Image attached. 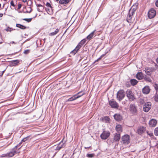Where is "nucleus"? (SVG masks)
<instances>
[{
  "mask_svg": "<svg viewBox=\"0 0 158 158\" xmlns=\"http://www.w3.org/2000/svg\"><path fill=\"white\" fill-rule=\"evenodd\" d=\"M3 14H0V17H1L2 16Z\"/></svg>",
  "mask_w": 158,
  "mask_h": 158,
  "instance_id": "nucleus-53",
  "label": "nucleus"
},
{
  "mask_svg": "<svg viewBox=\"0 0 158 158\" xmlns=\"http://www.w3.org/2000/svg\"><path fill=\"white\" fill-rule=\"evenodd\" d=\"M32 18L30 19H23V20L26 21L27 22L29 23L32 20Z\"/></svg>",
  "mask_w": 158,
  "mask_h": 158,
  "instance_id": "nucleus-34",
  "label": "nucleus"
},
{
  "mask_svg": "<svg viewBox=\"0 0 158 158\" xmlns=\"http://www.w3.org/2000/svg\"><path fill=\"white\" fill-rule=\"evenodd\" d=\"M47 12L48 13V14H49L50 15L52 14V11L53 10H46Z\"/></svg>",
  "mask_w": 158,
  "mask_h": 158,
  "instance_id": "nucleus-43",
  "label": "nucleus"
},
{
  "mask_svg": "<svg viewBox=\"0 0 158 158\" xmlns=\"http://www.w3.org/2000/svg\"><path fill=\"white\" fill-rule=\"evenodd\" d=\"M1 36H2L1 34V32H0V38H1Z\"/></svg>",
  "mask_w": 158,
  "mask_h": 158,
  "instance_id": "nucleus-57",
  "label": "nucleus"
},
{
  "mask_svg": "<svg viewBox=\"0 0 158 158\" xmlns=\"http://www.w3.org/2000/svg\"><path fill=\"white\" fill-rule=\"evenodd\" d=\"M12 43H14V41H13V42H12Z\"/></svg>",
  "mask_w": 158,
  "mask_h": 158,
  "instance_id": "nucleus-59",
  "label": "nucleus"
},
{
  "mask_svg": "<svg viewBox=\"0 0 158 158\" xmlns=\"http://www.w3.org/2000/svg\"><path fill=\"white\" fill-rule=\"evenodd\" d=\"M130 81L131 85H135L138 82L135 79H131Z\"/></svg>",
  "mask_w": 158,
  "mask_h": 158,
  "instance_id": "nucleus-29",
  "label": "nucleus"
},
{
  "mask_svg": "<svg viewBox=\"0 0 158 158\" xmlns=\"http://www.w3.org/2000/svg\"><path fill=\"white\" fill-rule=\"evenodd\" d=\"M96 31V30H95L94 31L92 32L87 37V38L89 40H91L93 36L94 35V33L95 32V31Z\"/></svg>",
  "mask_w": 158,
  "mask_h": 158,
  "instance_id": "nucleus-22",
  "label": "nucleus"
},
{
  "mask_svg": "<svg viewBox=\"0 0 158 158\" xmlns=\"http://www.w3.org/2000/svg\"><path fill=\"white\" fill-rule=\"evenodd\" d=\"M144 71L145 73L148 75H151L152 74V73L151 72L150 69H148V67L145 68Z\"/></svg>",
  "mask_w": 158,
  "mask_h": 158,
  "instance_id": "nucleus-23",
  "label": "nucleus"
},
{
  "mask_svg": "<svg viewBox=\"0 0 158 158\" xmlns=\"http://www.w3.org/2000/svg\"><path fill=\"white\" fill-rule=\"evenodd\" d=\"M155 4L156 6L158 7V0L156 2Z\"/></svg>",
  "mask_w": 158,
  "mask_h": 158,
  "instance_id": "nucleus-51",
  "label": "nucleus"
},
{
  "mask_svg": "<svg viewBox=\"0 0 158 158\" xmlns=\"http://www.w3.org/2000/svg\"><path fill=\"white\" fill-rule=\"evenodd\" d=\"M102 121L105 123H109L110 120V118L107 116H105L102 118Z\"/></svg>",
  "mask_w": 158,
  "mask_h": 158,
  "instance_id": "nucleus-21",
  "label": "nucleus"
},
{
  "mask_svg": "<svg viewBox=\"0 0 158 158\" xmlns=\"http://www.w3.org/2000/svg\"><path fill=\"white\" fill-rule=\"evenodd\" d=\"M156 61L157 62V63L158 64V58L156 59Z\"/></svg>",
  "mask_w": 158,
  "mask_h": 158,
  "instance_id": "nucleus-56",
  "label": "nucleus"
},
{
  "mask_svg": "<svg viewBox=\"0 0 158 158\" xmlns=\"http://www.w3.org/2000/svg\"><path fill=\"white\" fill-rule=\"evenodd\" d=\"M65 146V145L64 143H63L62 141L59 143L58 144L57 146L56 147L55 149L56 150L59 151L61 148L64 147Z\"/></svg>",
  "mask_w": 158,
  "mask_h": 158,
  "instance_id": "nucleus-13",
  "label": "nucleus"
},
{
  "mask_svg": "<svg viewBox=\"0 0 158 158\" xmlns=\"http://www.w3.org/2000/svg\"><path fill=\"white\" fill-rule=\"evenodd\" d=\"M156 10H148V17L149 19L153 18L156 15Z\"/></svg>",
  "mask_w": 158,
  "mask_h": 158,
  "instance_id": "nucleus-11",
  "label": "nucleus"
},
{
  "mask_svg": "<svg viewBox=\"0 0 158 158\" xmlns=\"http://www.w3.org/2000/svg\"><path fill=\"white\" fill-rule=\"evenodd\" d=\"M147 133L148 135L150 136V137H152L153 136V133L151 132H149L148 131H147Z\"/></svg>",
  "mask_w": 158,
  "mask_h": 158,
  "instance_id": "nucleus-38",
  "label": "nucleus"
},
{
  "mask_svg": "<svg viewBox=\"0 0 158 158\" xmlns=\"http://www.w3.org/2000/svg\"><path fill=\"white\" fill-rule=\"evenodd\" d=\"M90 146L89 147H85V149H86V148H90Z\"/></svg>",
  "mask_w": 158,
  "mask_h": 158,
  "instance_id": "nucleus-55",
  "label": "nucleus"
},
{
  "mask_svg": "<svg viewBox=\"0 0 158 158\" xmlns=\"http://www.w3.org/2000/svg\"><path fill=\"white\" fill-rule=\"evenodd\" d=\"M157 121L155 119H152L149 122V124L150 127H154L156 125Z\"/></svg>",
  "mask_w": 158,
  "mask_h": 158,
  "instance_id": "nucleus-12",
  "label": "nucleus"
},
{
  "mask_svg": "<svg viewBox=\"0 0 158 158\" xmlns=\"http://www.w3.org/2000/svg\"><path fill=\"white\" fill-rule=\"evenodd\" d=\"M56 1H59V0H55Z\"/></svg>",
  "mask_w": 158,
  "mask_h": 158,
  "instance_id": "nucleus-60",
  "label": "nucleus"
},
{
  "mask_svg": "<svg viewBox=\"0 0 158 158\" xmlns=\"http://www.w3.org/2000/svg\"><path fill=\"white\" fill-rule=\"evenodd\" d=\"M110 134V133L109 131H104L101 135L100 137L103 139H106L109 137Z\"/></svg>",
  "mask_w": 158,
  "mask_h": 158,
  "instance_id": "nucleus-7",
  "label": "nucleus"
},
{
  "mask_svg": "<svg viewBox=\"0 0 158 158\" xmlns=\"http://www.w3.org/2000/svg\"><path fill=\"white\" fill-rule=\"evenodd\" d=\"M6 69V68H5L3 71H0V77L2 76L3 73H4Z\"/></svg>",
  "mask_w": 158,
  "mask_h": 158,
  "instance_id": "nucleus-40",
  "label": "nucleus"
},
{
  "mask_svg": "<svg viewBox=\"0 0 158 158\" xmlns=\"http://www.w3.org/2000/svg\"><path fill=\"white\" fill-rule=\"evenodd\" d=\"M143 77V73L141 72L138 73L136 75V78L139 80L142 79Z\"/></svg>",
  "mask_w": 158,
  "mask_h": 158,
  "instance_id": "nucleus-20",
  "label": "nucleus"
},
{
  "mask_svg": "<svg viewBox=\"0 0 158 158\" xmlns=\"http://www.w3.org/2000/svg\"><path fill=\"white\" fill-rule=\"evenodd\" d=\"M154 134L155 135L158 136V127L155 128L154 131Z\"/></svg>",
  "mask_w": 158,
  "mask_h": 158,
  "instance_id": "nucleus-31",
  "label": "nucleus"
},
{
  "mask_svg": "<svg viewBox=\"0 0 158 158\" xmlns=\"http://www.w3.org/2000/svg\"><path fill=\"white\" fill-rule=\"evenodd\" d=\"M154 99L156 102H158V94H156L155 95Z\"/></svg>",
  "mask_w": 158,
  "mask_h": 158,
  "instance_id": "nucleus-37",
  "label": "nucleus"
},
{
  "mask_svg": "<svg viewBox=\"0 0 158 158\" xmlns=\"http://www.w3.org/2000/svg\"><path fill=\"white\" fill-rule=\"evenodd\" d=\"M22 142L21 141L18 144H17V145L16 146H17V147H16V148H17L19 147L21 144Z\"/></svg>",
  "mask_w": 158,
  "mask_h": 158,
  "instance_id": "nucleus-48",
  "label": "nucleus"
},
{
  "mask_svg": "<svg viewBox=\"0 0 158 158\" xmlns=\"http://www.w3.org/2000/svg\"><path fill=\"white\" fill-rule=\"evenodd\" d=\"M146 130V128L143 127H141L138 128L137 132L139 135L143 134Z\"/></svg>",
  "mask_w": 158,
  "mask_h": 158,
  "instance_id": "nucleus-15",
  "label": "nucleus"
},
{
  "mask_svg": "<svg viewBox=\"0 0 158 158\" xmlns=\"http://www.w3.org/2000/svg\"><path fill=\"white\" fill-rule=\"evenodd\" d=\"M86 40L85 39H83L81 40L78 44L76 48L72 51L70 53L74 55L76 53L79 49L85 43Z\"/></svg>",
  "mask_w": 158,
  "mask_h": 158,
  "instance_id": "nucleus-2",
  "label": "nucleus"
},
{
  "mask_svg": "<svg viewBox=\"0 0 158 158\" xmlns=\"http://www.w3.org/2000/svg\"><path fill=\"white\" fill-rule=\"evenodd\" d=\"M69 1V0H60L59 3L60 4H63L68 3Z\"/></svg>",
  "mask_w": 158,
  "mask_h": 158,
  "instance_id": "nucleus-27",
  "label": "nucleus"
},
{
  "mask_svg": "<svg viewBox=\"0 0 158 158\" xmlns=\"http://www.w3.org/2000/svg\"><path fill=\"white\" fill-rule=\"evenodd\" d=\"M155 68L156 69L158 68V65L156 64H155Z\"/></svg>",
  "mask_w": 158,
  "mask_h": 158,
  "instance_id": "nucleus-50",
  "label": "nucleus"
},
{
  "mask_svg": "<svg viewBox=\"0 0 158 158\" xmlns=\"http://www.w3.org/2000/svg\"><path fill=\"white\" fill-rule=\"evenodd\" d=\"M94 154H87L86 155V156L89 158H92L94 157Z\"/></svg>",
  "mask_w": 158,
  "mask_h": 158,
  "instance_id": "nucleus-33",
  "label": "nucleus"
},
{
  "mask_svg": "<svg viewBox=\"0 0 158 158\" xmlns=\"http://www.w3.org/2000/svg\"><path fill=\"white\" fill-rule=\"evenodd\" d=\"M31 11V10H30L29 11H28L27 10L26 11H23H23H21L19 12V13H22L23 12L25 13H30Z\"/></svg>",
  "mask_w": 158,
  "mask_h": 158,
  "instance_id": "nucleus-41",
  "label": "nucleus"
},
{
  "mask_svg": "<svg viewBox=\"0 0 158 158\" xmlns=\"http://www.w3.org/2000/svg\"><path fill=\"white\" fill-rule=\"evenodd\" d=\"M130 137L129 135H125L122 137V142L125 144H128L130 142Z\"/></svg>",
  "mask_w": 158,
  "mask_h": 158,
  "instance_id": "nucleus-6",
  "label": "nucleus"
},
{
  "mask_svg": "<svg viewBox=\"0 0 158 158\" xmlns=\"http://www.w3.org/2000/svg\"><path fill=\"white\" fill-rule=\"evenodd\" d=\"M22 1L24 2H27V0H22Z\"/></svg>",
  "mask_w": 158,
  "mask_h": 158,
  "instance_id": "nucleus-54",
  "label": "nucleus"
},
{
  "mask_svg": "<svg viewBox=\"0 0 158 158\" xmlns=\"http://www.w3.org/2000/svg\"><path fill=\"white\" fill-rule=\"evenodd\" d=\"M6 31H10V32L11 31V28L8 27V28H6Z\"/></svg>",
  "mask_w": 158,
  "mask_h": 158,
  "instance_id": "nucleus-44",
  "label": "nucleus"
},
{
  "mask_svg": "<svg viewBox=\"0 0 158 158\" xmlns=\"http://www.w3.org/2000/svg\"><path fill=\"white\" fill-rule=\"evenodd\" d=\"M125 96V93L123 89L120 90L117 94V98L119 101L122 100Z\"/></svg>",
  "mask_w": 158,
  "mask_h": 158,
  "instance_id": "nucleus-3",
  "label": "nucleus"
},
{
  "mask_svg": "<svg viewBox=\"0 0 158 158\" xmlns=\"http://www.w3.org/2000/svg\"><path fill=\"white\" fill-rule=\"evenodd\" d=\"M114 119L117 121H119L122 119V116L119 114H117L114 116Z\"/></svg>",
  "mask_w": 158,
  "mask_h": 158,
  "instance_id": "nucleus-17",
  "label": "nucleus"
},
{
  "mask_svg": "<svg viewBox=\"0 0 158 158\" xmlns=\"http://www.w3.org/2000/svg\"><path fill=\"white\" fill-rule=\"evenodd\" d=\"M19 60H15L12 61L10 62V65L11 66H15L17 65L19 62Z\"/></svg>",
  "mask_w": 158,
  "mask_h": 158,
  "instance_id": "nucleus-18",
  "label": "nucleus"
},
{
  "mask_svg": "<svg viewBox=\"0 0 158 158\" xmlns=\"http://www.w3.org/2000/svg\"><path fill=\"white\" fill-rule=\"evenodd\" d=\"M29 52H30V50H26L24 51L23 53L25 54H27L29 53Z\"/></svg>",
  "mask_w": 158,
  "mask_h": 158,
  "instance_id": "nucleus-42",
  "label": "nucleus"
},
{
  "mask_svg": "<svg viewBox=\"0 0 158 158\" xmlns=\"http://www.w3.org/2000/svg\"><path fill=\"white\" fill-rule=\"evenodd\" d=\"M104 56V55H102L98 59L96 60L95 61V62H96L97 61H98L100 60H101V59L102 58V57Z\"/></svg>",
  "mask_w": 158,
  "mask_h": 158,
  "instance_id": "nucleus-39",
  "label": "nucleus"
},
{
  "mask_svg": "<svg viewBox=\"0 0 158 158\" xmlns=\"http://www.w3.org/2000/svg\"><path fill=\"white\" fill-rule=\"evenodd\" d=\"M16 26L22 29H25L26 28V27L25 26L19 24H17Z\"/></svg>",
  "mask_w": 158,
  "mask_h": 158,
  "instance_id": "nucleus-28",
  "label": "nucleus"
},
{
  "mask_svg": "<svg viewBox=\"0 0 158 158\" xmlns=\"http://www.w3.org/2000/svg\"><path fill=\"white\" fill-rule=\"evenodd\" d=\"M144 79L145 80L149 82H151L152 81L151 79L149 77L147 76H146L144 77Z\"/></svg>",
  "mask_w": 158,
  "mask_h": 158,
  "instance_id": "nucleus-30",
  "label": "nucleus"
},
{
  "mask_svg": "<svg viewBox=\"0 0 158 158\" xmlns=\"http://www.w3.org/2000/svg\"><path fill=\"white\" fill-rule=\"evenodd\" d=\"M17 147V146H15L9 152L2 155V157H10L14 156L15 154L19 153V150L20 148L18 149L16 148Z\"/></svg>",
  "mask_w": 158,
  "mask_h": 158,
  "instance_id": "nucleus-1",
  "label": "nucleus"
},
{
  "mask_svg": "<svg viewBox=\"0 0 158 158\" xmlns=\"http://www.w3.org/2000/svg\"><path fill=\"white\" fill-rule=\"evenodd\" d=\"M148 69H150L152 73L156 70V69L154 67H148Z\"/></svg>",
  "mask_w": 158,
  "mask_h": 158,
  "instance_id": "nucleus-36",
  "label": "nucleus"
},
{
  "mask_svg": "<svg viewBox=\"0 0 158 158\" xmlns=\"http://www.w3.org/2000/svg\"><path fill=\"white\" fill-rule=\"evenodd\" d=\"M138 4L135 3L131 7L129 10H136L138 9Z\"/></svg>",
  "mask_w": 158,
  "mask_h": 158,
  "instance_id": "nucleus-25",
  "label": "nucleus"
},
{
  "mask_svg": "<svg viewBox=\"0 0 158 158\" xmlns=\"http://www.w3.org/2000/svg\"><path fill=\"white\" fill-rule=\"evenodd\" d=\"M130 111L133 114H135L137 111V107L134 104H131L130 106Z\"/></svg>",
  "mask_w": 158,
  "mask_h": 158,
  "instance_id": "nucleus-9",
  "label": "nucleus"
},
{
  "mask_svg": "<svg viewBox=\"0 0 158 158\" xmlns=\"http://www.w3.org/2000/svg\"><path fill=\"white\" fill-rule=\"evenodd\" d=\"M27 138H28V137H27L26 138H24L22 140V141L25 142V141H26L27 140Z\"/></svg>",
  "mask_w": 158,
  "mask_h": 158,
  "instance_id": "nucleus-47",
  "label": "nucleus"
},
{
  "mask_svg": "<svg viewBox=\"0 0 158 158\" xmlns=\"http://www.w3.org/2000/svg\"><path fill=\"white\" fill-rule=\"evenodd\" d=\"M135 10H129V13L128 14L127 20L128 23H130L131 21L132 16L134 14Z\"/></svg>",
  "mask_w": 158,
  "mask_h": 158,
  "instance_id": "nucleus-10",
  "label": "nucleus"
},
{
  "mask_svg": "<svg viewBox=\"0 0 158 158\" xmlns=\"http://www.w3.org/2000/svg\"><path fill=\"white\" fill-rule=\"evenodd\" d=\"M47 6H48L51 7V5L49 3H47Z\"/></svg>",
  "mask_w": 158,
  "mask_h": 158,
  "instance_id": "nucleus-52",
  "label": "nucleus"
},
{
  "mask_svg": "<svg viewBox=\"0 0 158 158\" xmlns=\"http://www.w3.org/2000/svg\"><path fill=\"white\" fill-rule=\"evenodd\" d=\"M126 95L130 101H133L135 99L133 93L131 90H128L127 91Z\"/></svg>",
  "mask_w": 158,
  "mask_h": 158,
  "instance_id": "nucleus-4",
  "label": "nucleus"
},
{
  "mask_svg": "<svg viewBox=\"0 0 158 158\" xmlns=\"http://www.w3.org/2000/svg\"><path fill=\"white\" fill-rule=\"evenodd\" d=\"M150 10H154L152 8V9H150Z\"/></svg>",
  "mask_w": 158,
  "mask_h": 158,
  "instance_id": "nucleus-58",
  "label": "nucleus"
},
{
  "mask_svg": "<svg viewBox=\"0 0 158 158\" xmlns=\"http://www.w3.org/2000/svg\"><path fill=\"white\" fill-rule=\"evenodd\" d=\"M59 31V29L57 28L54 32L50 33L49 35L51 36L57 34L58 32Z\"/></svg>",
  "mask_w": 158,
  "mask_h": 158,
  "instance_id": "nucleus-26",
  "label": "nucleus"
},
{
  "mask_svg": "<svg viewBox=\"0 0 158 158\" xmlns=\"http://www.w3.org/2000/svg\"><path fill=\"white\" fill-rule=\"evenodd\" d=\"M84 94V93L82 92H79L77 94V96H79V97L82 96Z\"/></svg>",
  "mask_w": 158,
  "mask_h": 158,
  "instance_id": "nucleus-35",
  "label": "nucleus"
},
{
  "mask_svg": "<svg viewBox=\"0 0 158 158\" xmlns=\"http://www.w3.org/2000/svg\"><path fill=\"white\" fill-rule=\"evenodd\" d=\"M139 103L141 105L144 104V101L143 98H140L139 100Z\"/></svg>",
  "mask_w": 158,
  "mask_h": 158,
  "instance_id": "nucleus-32",
  "label": "nucleus"
},
{
  "mask_svg": "<svg viewBox=\"0 0 158 158\" xmlns=\"http://www.w3.org/2000/svg\"><path fill=\"white\" fill-rule=\"evenodd\" d=\"M150 89L149 86H145L142 89L143 93L145 94H148L149 93Z\"/></svg>",
  "mask_w": 158,
  "mask_h": 158,
  "instance_id": "nucleus-14",
  "label": "nucleus"
},
{
  "mask_svg": "<svg viewBox=\"0 0 158 158\" xmlns=\"http://www.w3.org/2000/svg\"><path fill=\"white\" fill-rule=\"evenodd\" d=\"M37 15V14L35 13V14H32L31 16L33 17V18H35L36 17V16Z\"/></svg>",
  "mask_w": 158,
  "mask_h": 158,
  "instance_id": "nucleus-45",
  "label": "nucleus"
},
{
  "mask_svg": "<svg viewBox=\"0 0 158 158\" xmlns=\"http://www.w3.org/2000/svg\"><path fill=\"white\" fill-rule=\"evenodd\" d=\"M120 137V133H115L114 134V139L115 141H118Z\"/></svg>",
  "mask_w": 158,
  "mask_h": 158,
  "instance_id": "nucleus-16",
  "label": "nucleus"
},
{
  "mask_svg": "<svg viewBox=\"0 0 158 158\" xmlns=\"http://www.w3.org/2000/svg\"><path fill=\"white\" fill-rule=\"evenodd\" d=\"M79 98V96H76V95H74L73 97L68 100V101H72L73 100H74L76 99Z\"/></svg>",
  "mask_w": 158,
  "mask_h": 158,
  "instance_id": "nucleus-24",
  "label": "nucleus"
},
{
  "mask_svg": "<svg viewBox=\"0 0 158 158\" xmlns=\"http://www.w3.org/2000/svg\"><path fill=\"white\" fill-rule=\"evenodd\" d=\"M10 5L11 6H14L15 5L14 4V2L13 1H12L10 2Z\"/></svg>",
  "mask_w": 158,
  "mask_h": 158,
  "instance_id": "nucleus-46",
  "label": "nucleus"
},
{
  "mask_svg": "<svg viewBox=\"0 0 158 158\" xmlns=\"http://www.w3.org/2000/svg\"><path fill=\"white\" fill-rule=\"evenodd\" d=\"M109 104L111 107L114 108H117L119 107L118 104L113 99L109 101Z\"/></svg>",
  "mask_w": 158,
  "mask_h": 158,
  "instance_id": "nucleus-8",
  "label": "nucleus"
},
{
  "mask_svg": "<svg viewBox=\"0 0 158 158\" xmlns=\"http://www.w3.org/2000/svg\"><path fill=\"white\" fill-rule=\"evenodd\" d=\"M1 6V4H0V7Z\"/></svg>",
  "mask_w": 158,
  "mask_h": 158,
  "instance_id": "nucleus-61",
  "label": "nucleus"
},
{
  "mask_svg": "<svg viewBox=\"0 0 158 158\" xmlns=\"http://www.w3.org/2000/svg\"><path fill=\"white\" fill-rule=\"evenodd\" d=\"M21 7V5L20 4H19L18 5V9H19Z\"/></svg>",
  "mask_w": 158,
  "mask_h": 158,
  "instance_id": "nucleus-49",
  "label": "nucleus"
},
{
  "mask_svg": "<svg viewBox=\"0 0 158 158\" xmlns=\"http://www.w3.org/2000/svg\"><path fill=\"white\" fill-rule=\"evenodd\" d=\"M115 129L118 133H120L122 131V128L120 125L118 124L116 126Z\"/></svg>",
  "mask_w": 158,
  "mask_h": 158,
  "instance_id": "nucleus-19",
  "label": "nucleus"
},
{
  "mask_svg": "<svg viewBox=\"0 0 158 158\" xmlns=\"http://www.w3.org/2000/svg\"><path fill=\"white\" fill-rule=\"evenodd\" d=\"M151 106L152 104L151 102H146L143 106V110L146 112H148L151 109Z\"/></svg>",
  "mask_w": 158,
  "mask_h": 158,
  "instance_id": "nucleus-5",
  "label": "nucleus"
}]
</instances>
